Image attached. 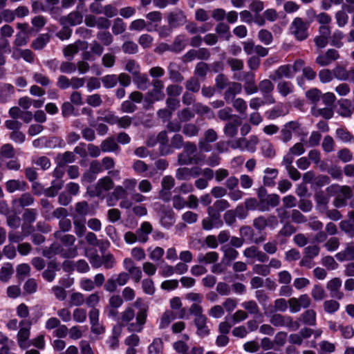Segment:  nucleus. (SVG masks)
Wrapping results in <instances>:
<instances>
[{
    "mask_svg": "<svg viewBox=\"0 0 354 354\" xmlns=\"http://www.w3.org/2000/svg\"><path fill=\"white\" fill-rule=\"evenodd\" d=\"M138 310L136 313L132 306L127 307L118 317L119 324L115 326H127L130 333H140L147 322L148 306L145 305L141 298H138L133 304Z\"/></svg>",
    "mask_w": 354,
    "mask_h": 354,
    "instance_id": "1",
    "label": "nucleus"
},
{
    "mask_svg": "<svg viewBox=\"0 0 354 354\" xmlns=\"http://www.w3.org/2000/svg\"><path fill=\"white\" fill-rule=\"evenodd\" d=\"M326 192L329 196H336L333 203L338 208L346 206L347 201L353 196L352 189L347 185L333 184L326 188Z\"/></svg>",
    "mask_w": 354,
    "mask_h": 354,
    "instance_id": "2",
    "label": "nucleus"
},
{
    "mask_svg": "<svg viewBox=\"0 0 354 354\" xmlns=\"http://www.w3.org/2000/svg\"><path fill=\"white\" fill-rule=\"evenodd\" d=\"M182 148H183V151L178 155V163L180 165H197L203 160L195 155L197 152V146L194 142H185Z\"/></svg>",
    "mask_w": 354,
    "mask_h": 354,
    "instance_id": "3",
    "label": "nucleus"
},
{
    "mask_svg": "<svg viewBox=\"0 0 354 354\" xmlns=\"http://www.w3.org/2000/svg\"><path fill=\"white\" fill-rule=\"evenodd\" d=\"M57 254L65 259L74 258L77 255V248L73 247L64 250L61 244L54 242L49 247L42 250V255L49 259Z\"/></svg>",
    "mask_w": 354,
    "mask_h": 354,
    "instance_id": "4",
    "label": "nucleus"
},
{
    "mask_svg": "<svg viewBox=\"0 0 354 354\" xmlns=\"http://www.w3.org/2000/svg\"><path fill=\"white\" fill-rule=\"evenodd\" d=\"M310 22L304 21L301 17H295L292 21L289 30L298 41H304L308 37Z\"/></svg>",
    "mask_w": 354,
    "mask_h": 354,
    "instance_id": "5",
    "label": "nucleus"
},
{
    "mask_svg": "<svg viewBox=\"0 0 354 354\" xmlns=\"http://www.w3.org/2000/svg\"><path fill=\"white\" fill-rule=\"evenodd\" d=\"M270 322L276 327H287L292 330H297L300 327L299 322L293 321L290 316L282 315L281 314H274L272 315Z\"/></svg>",
    "mask_w": 354,
    "mask_h": 354,
    "instance_id": "6",
    "label": "nucleus"
},
{
    "mask_svg": "<svg viewBox=\"0 0 354 354\" xmlns=\"http://www.w3.org/2000/svg\"><path fill=\"white\" fill-rule=\"evenodd\" d=\"M103 121L111 124H117L119 128L128 129L132 124V118L129 115L119 117L113 113H109L102 118Z\"/></svg>",
    "mask_w": 354,
    "mask_h": 354,
    "instance_id": "7",
    "label": "nucleus"
},
{
    "mask_svg": "<svg viewBox=\"0 0 354 354\" xmlns=\"http://www.w3.org/2000/svg\"><path fill=\"white\" fill-rule=\"evenodd\" d=\"M311 304V299L307 294L301 295L298 298L292 297L288 300L290 311L298 313L301 308H307Z\"/></svg>",
    "mask_w": 354,
    "mask_h": 354,
    "instance_id": "8",
    "label": "nucleus"
},
{
    "mask_svg": "<svg viewBox=\"0 0 354 354\" xmlns=\"http://www.w3.org/2000/svg\"><path fill=\"white\" fill-rule=\"evenodd\" d=\"M31 324V322L26 319H24L19 322V326L21 328L17 334V339L19 347L23 349L26 348L30 346V344H26V341L28 339L30 336Z\"/></svg>",
    "mask_w": 354,
    "mask_h": 354,
    "instance_id": "9",
    "label": "nucleus"
},
{
    "mask_svg": "<svg viewBox=\"0 0 354 354\" xmlns=\"http://www.w3.org/2000/svg\"><path fill=\"white\" fill-rule=\"evenodd\" d=\"M202 168L198 166L180 167L176 170V178L179 180H189L201 175Z\"/></svg>",
    "mask_w": 354,
    "mask_h": 354,
    "instance_id": "10",
    "label": "nucleus"
},
{
    "mask_svg": "<svg viewBox=\"0 0 354 354\" xmlns=\"http://www.w3.org/2000/svg\"><path fill=\"white\" fill-rule=\"evenodd\" d=\"M339 55L338 51L335 49L330 48L328 49L325 54L317 56L315 62L320 66H326L339 59Z\"/></svg>",
    "mask_w": 354,
    "mask_h": 354,
    "instance_id": "11",
    "label": "nucleus"
},
{
    "mask_svg": "<svg viewBox=\"0 0 354 354\" xmlns=\"http://www.w3.org/2000/svg\"><path fill=\"white\" fill-rule=\"evenodd\" d=\"M186 16L180 10H175L167 15V22L171 28H175L186 23Z\"/></svg>",
    "mask_w": 354,
    "mask_h": 354,
    "instance_id": "12",
    "label": "nucleus"
},
{
    "mask_svg": "<svg viewBox=\"0 0 354 354\" xmlns=\"http://www.w3.org/2000/svg\"><path fill=\"white\" fill-rule=\"evenodd\" d=\"M341 286L342 280L339 277H335L328 281L326 288L332 298L342 299L344 297V293L340 290Z\"/></svg>",
    "mask_w": 354,
    "mask_h": 354,
    "instance_id": "13",
    "label": "nucleus"
},
{
    "mask_svg": "<svg viewBox=\"0 0 354 354\" xmlns=\"http://www.w3.org/2000/svg\"><path fill=\"white\" fill-rule=\"evenodd\" d=\"M293 72L292 66L290 64H285L279 66L273 73L269 75L270 80L277 81L283 77L290 79L293 77Z\"/></svg>",
    "mask_w": 354,
    "mask_h": 354,
    "instance_id": "14",
    "label": "nucleus"
},
{
    "mask_svg": "<svg viewBox=\"0 0 354 354\" xmlns=\"http://www.w3.org/2000/svg\"><path fill=\"white\" fill-rule=\"evenodd\" d=\"M84 6L80 7L79 9L71 12L66 16H64L60 18V23L63 25L76 26L79 25L82 22L83 15L80 12V9H82Z\"/></svg>",
    "mask_w": 354,
    "mask_h": 354,
    "instance_id": "15",
    "label": "nucleus"
},
{
    "mask_svg": "<svg viewBox=\"0 0 354 354\" xmlns=\"http://www.w3.org/2000/svg\"><path fill=\"white\" fill-rule=\"evenodd\" d=\"M114 183L109 176H104L98 180L95 187V194L100 196L104 192L112 189Z\"/></svg>",
    "mask_w": 354,
    "mask_h": 354,
    "instance_id": "16",
    "label": "nucleus"
},
{
    "mask_svg": "<svg viewBox=\"0 0 354 354\" xmlns=\"http://www.w3.org/2000/svg\"><path fill=\"white\" fill-rule=\"evenodd\" d=\"M280 202V197L277 194H268L262 202L259 203V211L268 212L270 207H277Z\"/></svg>",
    "mask_w": 354,
    "mask_h": 354,
    "instance_id": "17",
    "label": "nucleus"
},
{
    "mask_svg": "<svg viewBox=\"0 0 354 354\" xmlns=\"http://www.w3.org/2000/svg\"><path fill=\"white\" fill-rule=\"evenodd\" d=\"M241 84L236 82H231V83H230V84L227 86L226 91L224 93L225 100L227 103L230 102L234 99L236 95L241 93Z\"/></svg>",
    "mask_w": 354,
    "mask_h": 354,
    "instance_id": "18",
    "label": "nucleus"
},
{
    "mask_svg": "<svg viewBox=\"0 0 354 354\" xmlns=\"http://www.w3.org/2000/svg\"><path fill=\"white\" fill-rule=\"evenodd\" d=\"M158 143H159V151L162 156L171 154L169 144V140L166 131H162L157 135Z\"/></svg>",
    "mask_w": 354,
    "mask_h": 354,
    "instance_id": "19",
    "label": "nucleus"
},
{
    "mask_svg": "<svg viewBox=\"0 0 354 354\" xmlns=\"http://www.w3.org/2000/svg\"><path fill=\"white\" fill-rule=\"evenodd\" d=\"M207 318L205 315L195 317L194 322L197 328L196 333L201 337H205L209 334L210 330L207 325Z\"/></svg>",
    "mask_w": 354,
    "mask_h": 354,
    "instance_id": "20",
    "label": "nucleus"
},
{
    "mask_svg": "<svg viewBox=\"0 0 354 354\" xmlns=\"http://www.w3.org/2000/svg\"><path fill=\"white\" fill-rule=\"evenodd\" d=\"M100 149L102 152L105 153H118L120 151V147L113 137H109L104 140L100 144Z\"/></svg>",
    "mask_w": 354,
    "mask_h": 354,
    "instance_id": "21",
    "label": "nucleus"
},
{
    "mask_svg": "<svg viewBox=\"0 0 354 354\" xmlns=\"http://www.w3.org/2000/svg\"><path fill=\"white\" fill-rule=\"evenodd\" d=\"M74 232L77 237H82L86 231V218H80L77 215H72Z\"/></svg>",
    "mask_w": 354,
    "mask_h": 354,
    "instance_id": "22",
    "label": "nucleus"
},
{
    "mask_svg": "<svg viewBox=\"0 0 354 354\" xmlns=\"http://www.w3.org/2000/svg\"><path fill=\"white\" fill-rule=\"evenodd\" d=\"M337 259L341 262L345 261H354V245L352 243H347L344 250L335 254Z\"/></svg>",
    "mask_w": 354,
    "mask_h": 354,
    "instance_id": "23",
    "label": "nucleus"
},
{
    "mask_svg": "<svg viewBox=\"0 0 354 354\" xmlns=\"http://www.w3.org/2000/svg\"><path fill=\"white\" fill-rule=\"evenodd\" d=\"M152 225L149 222L145 221L143 222L140 228L136 230V232L138 236V241L142 243H146L149 238L148 235L152 232Z\"/></svg>",
    "mask_w": 354,
    "mask_h": 354,
    "instance_id": "24",
    "label": "nucleus"
},
{
    "mask_svg": "<svg viewBox=\"0 0 354 354\" xmlns=\"http://www.w3.org/2000/svg\"><path fill=\"white\" fill-rule=\"evenodd\" d=\"M275 103V99L273 95L264 96L263 99L260 97H253L250 101V107L257 110L259 107L265 104H272Z\"/></svg>",
    "mask_w": 354,
    "mask_h": 354,
    "instance_id": "25",
    "label": "nucleus"
},
{
    "mask_svg": "<svg viewBox=\"0 0 354 354\" xmlns=\"http://www.w3.org/2000/svg\"><path fill=\"white\" fill-rule=\"evenodd\" d=\"M312 115L315 117H322L326 120H329L333 116V107L319 108L317 104L311 108Z\"/></svg>",
    "mask_w": 354,
    "mask_h": 354,
    "instance_id": "26",
    "label": "nucleus"
},
{
    "mask_svg": "<svg viewBox=\"0 0 354 354\" xmlns=\"http://www.w3.org/2000/svg\"><path fill=\"white\" fill-rule=\"evenodd\" d=\"M34 202V197L30 193L26 192L21 194L19 198L13 199L12 204L19 207H25L32 205Z\"/></svg>",
    "mask_w": 354,
    "mask_h": 354,
    "instance_id": "27",
    "label": "nucleus"
},
{
    "mask_svg": "<svg viewBox=\"0 0 354 354\" xmlns=\"http://www.w3.org/2000/svg\"><path fill=\"white\" fill-rule=\"evenodd\" d=\"M6 189L9 193H13L16 191H25L27 187V183L24 180H9L5 184Z\"/></svg>",
    "mask_w": 354,
    "mask_h": 354,
    "instance_id": "28",
    "label": "nucleus"
},
{
    "mask_svg": "<svg viewBox=\"0 0 354 354\" xmlns=\"http://www.w3.org/2000/svg\"><path fill=\"white\" fill-rule=\"evenodd\" d=\"M187 45V39L183 35H177L171 46V52L179 53L183 51Z\"/></svg>",
    "mask_w": 354,
    "mask_h": 354,
    "instance_id": "29",
    "label": "nucleus"
},
{
    "mask_svg": "<svg viewBox=\"0 0 354 354\" xmlns=\"http://www.w3.org/2000/svg\"><path fill=\"white\" fill-rule=\"evenodd\" d=\"M241 124L239 119L236 118L232 122H229L225 124L223 128V132L227 137L234 138L238 133V127Z\"/></svg>",
    "mask_w": 354,
    "mask_h": 354,
    "instance_id": "30",
    "label": "nucleus"
},
{
    "mask_svg": "<svg viewBox=\"0 0 354 354\" xmlns=\"http://www.w3.org/2000/svg\"><path fill=\"white\" fill-rule=\"evenodd\" d=\"M121 326H114L112 329V335L107 341L111 349L115 350L119 346V337L122 334Z\"/></svg>",
    "mask_w": 354,
    "mask_h": 354,
    "instance_id": "31",
    "label": "nucleus"
},
{
    "mask_svg": "<svg viewBox=\"0 0 354 354\" xmlns=\"http://www.w3.org/2000/svg\"><path fill=\"white\" fill-rule=\"evenodd\" d=\"M91 207L88 202L82 201L77 203L75 205V214L73 215H77L80 218H85V216L90 214Z\"/></svg>",
    "mask_w": 354,
    "mask_h": 354,
    "instance_id": "32",
    "label": "nucleus"
},
{
    "mask_svg": "<svg viewBox=\"0 0 354 354\" xmlns=\"http://www.w3.org/2000/svg\"><path fill=\"white\" fill-rule=\"evenodd\" d=\"M175 185V180L174 178L171 176H166L163 177L161 185H162V189L160 192V198H162L165 201H168L169 198H165L163 196V194L165 193V191H169Z\"/></svg>",
    "mask_w": 354,
    "mask_h": 354,
    "instance_id": "33",
    "label": "nucleus"
},
{
    "mask_svg": "<svg viewBox=\"0 0 354 354\" xmlns=\"http://www.w3.org/2000/svg\"><path fill=\"white\" fill-rule=\"evenodd\" d=\"M50 36L49 34H40L31 44L34 50H41L49 42Z\"/></svg>",
    "mask_w": 354,
    "mask_h": 354,
    "instance_id": "34",
    "label": "nucleus"
},
{
    "mask_svg": "<svg viewBox=\"0 0 354 354\" xmlns=\"http://www.w3.org/2000/svg\"><path fill=\"white\" fill-rule=\"evenodd\" d=\"M54 237L59 240L64 245L68 246L69 248L74 247L73 245L75 241V237L72 234H64L62 232H55Z\"/></svg>",
    "mask_w": 354,
    "mask_h": 354,
    "instance_id": "35",
    "label": "nucleus"
},
{
    "mask_svg": "<svg viewBox=\"0 0 354 354\" xmlns=\"http://www.w3.org/2000/svg\"><path fill=\"white\" fill-rule=\"evenodd\" d=\"M274 84L271 82V80L265 79L261 80L258 85V90L261 91V93L264 96L272 95V91H274Z\"/></svg>",
    "mask_w": 354,
    "mask_h": 354,
    "instance_id": "36",
    "label": "nucleus"
},
{
    "mask_svg": "<svg viewBox=\"0 0 354 354\" xmlns=\"http://www.w3.org/2000/svg\"><path fill=\"white\" fill-rule=\"evenodd\" d=\"M223 252V261H226L227 264H230L231 261L236 259L239 255L238 251L229 245H224L221 248Z\"/></svg>",
    "mask_w": 354,
    "mask_h": 354,
    "instance_id": "37",
    "label": "nucleus"
},
{
    "mask_svg": "<svg viewBox=\"0 0 354 354\" xmlns=\"http://www.w3.org/2000/svg\"><path fill=\"white\" fill-rule=\"evenodd\" d=\"M133 82L138 89L145 91L149 86V80L146 74L138 73L133 76Z\"/></svg>",
    "mask_w": 354,
    "mask_h": 354,
    "instance_id": "38",
    "label": "nucleus"
},
{
    "mask_svg": "<svg viewBox=\"0 0 354 354\" xmlns=\"http://www.w3.org/2000/svg\"><path fill=\"white\" fill-rule=\"evenodd\" d=\"M56 159L59 165L65 167L67 164L75 162V155L74 152L66 151L64 153H59Z\"/></svg>",
    "mask_w": 354,
    "mask_h": 354,
    "instance_id": "39",
    "label": "nucleus"
},
{
    "mask_svg": "<svg viewBox=\"0 0 354 354\" xmlns=\"http://www.w3.org/2000/svg\"><path fill=\"white\" fill-rule=\"evenodd\" d=\"M288 113V111L286 109L283 104L279 103L274 106L270 111L267 112L268 118L270 120H274L280 116L285 115Z\"/></svg>",
    "mask_w": 354,
    "mask_h": 354,
    "instance_id": "40",
    "label": "nucleus"
},
{
    "mask_svg": "<svg viewBox=\"0 0 354 354\" xmlns=\"http://www.w3.org/2000/svg\"><path fill=\"white\" fill-rule=\"evenodd\" d=\"M300 319L304 324L313 326L316 324V313L313 309L307 310L300 315Z\"/></svg>",
    "mask_w": 354,
    "mask_h": 354,
    "instance_id": "41",
    "label": "nucleus"
},
{
    "mask_svg": "<svg viewBox=\"0 0 354 354\" xmlns=\"http://www.w3.org/2000/svg\"><path fill=\"white\" fill-rule=\"evenodd\" d=\"M335 135L337 138L343 142H352L354 140V136L344 127L337 129Z\"/></svg>",
    "mask_w": 354,
    "mask_h": 354,
    "instance_id": "42",
    "label": "nucleus"
},
{
    "mask_svg": "<svg viewBox=\"0 0 354 354\" xmlns=\"http://www.w3.org/2000/svg\"><path fill=\"white\" fill-rule=\"evenodd\" d=\"M185 142H184V138L181 134L175 133L170 140L169 147L171 150V153L174 152V149H180L184 145Z\"/></svg>",
    "mask_w": 354,
    "mask_h": 354,
    "instance_id": "43",
    "label": "nucleus"
},
{
    "mask_svg": "<svg viewBox=\"0 0 354 354\" xmlns=\"http://www.w3.org/2000/svg\"><path fill=\"white\" fill-rule=\"evenodd\" d=\"M38 212L34 208L25 209L22 214L23 222L28 224H32L37 220Z\"/></svg>",
    "mask_w": 354,
    "mask_h": 354,
    "instance_id": "44",
    "label": "nucleus"
},
{
    "mask_svg": "<svg viewBox=\"0 0 354 354\" xmlns=\"http://www.w3.org/2000/svg\"><path fill=\"white\" fill-rule=\"evenodd\" d=\"M176 318V313L172 310H166L162 315L160 320L159 328L160 329L165 328L169 326L171 321Z\"/></svg>",
    "mask_w": 354,
    "mask_h": 354,
    "instance_id": "45",
    "label": "nucleus"
},
{
    "mask_svg": "<svg viewBox=\"0 0 354 354\" xmlns=\"http://www.w3.org/2000/svg\"><path fill=\"white\" fill-rule=\"evenodd\" d=\"M277 89L283 97H286L293 92L294 86L290 82L281 81L277 84Z\"/></svg>",
    "mask_w": 354,
    "mask_h": 354,
    "instance_id": "46",
    "label": "nucleus"
},
{
    "mask_svg": "<svg viewBox=\"0 0 354 354\" xmlns=\"http://www.w3.org/2000/svg\"><path fill=\"white\" fill-rule=\"evenodd\" d=\"M266 175L263 177V183L266 186H274V179L277 178L278 171L276 169L267 168L265 171Z\"/></svg>",
    "mask_w": 354,
    "mask_h": 354,
    "instance_id": "47",
    "label": "nucleus"
},
{
    "mask_svg": "<svg viewBox=\"0 0 354 354\" xmlns=\"http://www.w3.org/2000/svg\"><path fill=\"white\" fill-rule=\"evenodd\" d=\"M218 254L216 252H209L205 254H200L198 256V261L201 263H213L217 261Z\"/></svg>",
    "mask_w": 354,
    "mask_h": 354,
    "instance_id": "48",
    "label": "nucleus"
},
{
    "mask_svg": "<svg viewBox=\"0 0 354 354\" xmlns=\"http://www.w3.org/2000/svg\"><path fill=\"white\" fill-rule=\"evenodd\" d=\"M183 133L187 137H196L198 135L200 128L193 123H186L183 127Z\"/></svg>",
    "mask_w": 354,
    "mask_h": 354,
    "instance_id": "49",
    "label": "nucleus"
},
{
    "mask_svg": "<svg viewBox=\"0 0 354 354\" xmlns=\"http://www.w3.org/2000/svg\"><path fill=\"white\" fill-rule=\"evenodd\" d=\"M14 273L12 265L10 263H6L0 270V279L3 282H8Z\"/></svg>",
    "mask_w": 354,
    "mask_h": 354,
    "instance_id": "50",
    "label": "nucleus"
},
{
    "mask_svg": "<svg viewBox=\"0 0 354 354\" xmlns=\"http://www.w3.org/2000/svg\"><path fill=\"white\" fill-rule=\"evenodd\" d=\"M163 342L160 338H155L148 347L149 354H162Z\"/></svg>",
    "mask_w": 354,
    "mask_h": 354,
    "instance_id": "51",
    "label": "nucleus"
},
{
    "mask_svg": "<svg viewBox=\"0 0 354 354\" xmlns=\"http://www.w3.org/2000/svg\"><path fill=\"white\" fill-rule=\"evenodd\" d=\"M40 205L41 206V214L46 220L51 219L50 212L53 209V205L46 198H41L40 200Z\"/></svg>",
    "mask_w": 354,
    "mask_h": 354,
    "instance_id": "52",
    "label": "nucleus"
},
{
    "mask_svg": "<svg viewBox=\"0 0 354 354\" xmlns=\"http://www.w3.org/2000/svg\"><path fill=\"white\" fill-rule=\"evenodd\" d=\"M146 28L147 31H152L151 24L147 25L144 19H139L133 21L129 26L131 30L140 31Z\"/></svg>",
    "mask_w": 354,
    "mask_h": 354,
    "instance_id": "53",
    "label": "nucleus"
},
{
    "mask_svg": "<svg viewBox=\"0 0 354 354\" xmlns=\"http://www.w3.org/2000/svg\"><path fill=\"white\" fill-rule=\"evenodd\" d=\"M315 200L318 207L326 208L329 202V196L322 190L317 191L315 193Z\"/></svg>",
    "mask_w": 354,
    "mask_h": 354,
    "instance_id": "54",
    "label": "nucleus"
},
{
    "mask_svg": "<svg viewBox=\"0 0 354 354\" xmlns=\"http://www.w3.org/2000/svg\"><path fill=\"white\" fill-rule=\"evenodd\" d=\"M174 64L170 63L168 66V74L169 79L176 83H181L184 80V77L178 71L173 68Z\"/></svg>",
    "mask_w": 354,
    "mask_h": 354,
    "instance_id": "55",
    "label": "nucleus"
},
{
    "mask_svg": "<svg viewBox=\"0 0 354 354\" xmlns=\"http://www.w3.org/2000/svg\"><path fill=\"white\" fill-rule=\"evenodd\" d=\"M216 34L225 37L226 40H229L231 37L230 26L224 22H219L215 28Z\"/></svg>",
    "mask_w": 354,
    "mask_h": 354,
    "instance_id": "56",
    "label": "nucleus"
},
{
    "mask_svg": "<svg viewBox=\"0 0 354 354\" xmlns=\"http://www.w3.org/2000/svg\"><path fill=\"white\" fill-rule=\"evenodd\" d=\"M231 83L228 77L223 73L218 74L215 78V87L219 91H222L227 88Z\"/></svg>",
    "mask_w": 354,
    "mask_h": 354,
    "instance_id": "57",
    "label": "nucleus"
},
{
    "mask_svg": "<svg viewBox=\"0 0 354 354\" xmlns=\"http://www.w3.org/2000/svg\"><path fill=\"white\" fill-rule=\"evenodd\" d=\"M102 82L104 86L106 88H111L115 87L118 82V77L117 75H106L102 77Z\"/></svg>",
    "mask_w": 354,
    "mask_h": 354,
    "instance_id": "58",
    "label": "nucleus"
},
{
    "mask_svg": "<svg viewBox=\"0 0 354 354\" xmlns=\"http://www.w3.org/2000/svg\"><path fill=\"white\" fill-rule=\"evenodd\" d=\"M160 222L165 227H171L175 222L174 212L171 210L165 211L161 217Z\"/></svg>",
    "mask_w": 354,
    "mask_h": 354,
    "instance_id": "59",
    "label": "nucleus"
},
{
    "mask_svg": "<svg viewBox=\"0 0 354 354\" xmlns=\"http://www.w3.org/2000/svg\"><path fill=\"white\" fill-rule=\"evenodd\" d=\"M1 156L4 158H13L15 156V150L10 144H4L0 148Z\"/></svg>",
    "mask_w": 354,
    "mask_h": 354,
    "instance_id": "60",
    "label": "nucleus"
},
{
    "mask_svg": "<svg viewBox=\"0 0 354 354\" xmlns=\"http://www.w3.org/2000/svg\"><path fill=\"white\" fill-rule=\"evenodd\" d=\"M209 71V65L205 62H198L195 67L194 75L205 79Z\"/></svg>",
    "mask_w": 354,
    "mask_h": 354,
    "instance_id": "61",
    "label": "nucleus"
},
{
    "mask_svg": "<svg viewBox=\"0 0 354 354\" xmlns=\"http://www.w3.org/2000/svg\"><path fill=\"white\" fill-rule=\"evenodd\" d=\"M32 78L35 83L39 84L42 86H48L51 84L50 78L47 75L41 73H34Z\"/></svg>",
    "mask_w": 354,
    "mask_h": 354,
    "instance_id": "62",
    "label": "nucleus"
},
{
    "mask_svg": "<svg viewBox=\"0 0 354 354\" xmlns=\"http://www.w3.org/2000/svg\"><path fill=\"white\" fill-rule=\"evenodd\" d=\"M208 216L212 218L217 225H223V221L221 220V216L220 212L216 209L214 205L209 206L207 209Z\"/></svg>",
    "mask_w": 354,
    "mask_h": 354,
    "instance_id": "63",
    "label": "nucleus"
},
{
    "mask_svg": "<svg viewBox=\"0 0 354 354\" xmlns=\"http://www.w3.org/2000/svg\"><path fill=\"white\" fill-rule=\"evenodd\" d=\"M6 222L7 225L12 230H17L20 226L21 219L16 214L10 213L8 216H6Z\"/></svg>",
    "mask_w": 354,
    "mask_h": 354,
    "instance_id": "64",
    "label": "nucleus"
}]
</instances>
